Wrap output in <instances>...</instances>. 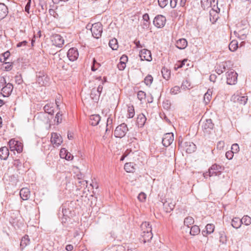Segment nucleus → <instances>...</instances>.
<instances>
[{
    "mask_svg": "<svg viewBox=\"0 0 251 251\" xmlns=\"http://www.w3.org/2000/svg\"><path fill=\"white\" fill-rule=\"evenodd\" d=\"M223 170V167L216 164H214L209 169L208 172L203 174L204 177H206L207 176H211L219 175Z\"/></svg>",
    "mask_w": 251,
    "mask_h": 251,
    "instance_id": "1",
    "label": "nucleus"
},
{
    "mask_svg": "<svg viewBox=\"0 0 251 251\" xmlns=\"http://www.w3.org/2000/svg\"><path fill=\"white\" fill-rule=\"evenodd\" d=\"M128 130L127 125L125 123H122L116 128L114 131L115 136L121 138L126 135Z\"/></svg>",
    "mask_w": 251,
    "mask_h": 251,
    "instance_id": "2",
    "label": "nucleus"
},
{
    "mask_svg": "<svg viewBox=\"0 0 251 251\" xmlns=\"http://www.w3.org/2000/svg\"><path fill=\"white\" fill-rule=\"evenodd\" d=\"M92 34L94 38H100L102 32V25L100 23H96L92 25L91 28Z\"/></svg>",
    "mask_w": 251,
    "mask_h": 251,
    "instance_id": "3",
    "label": "nucleus"
},
{
    "mask_svg": "<svg viewBox=\"0 0 251 251\" xmlns=\"http://www.w3.org/2000/svg\"><path fill=\"white\" fill-rule=\"evenodd\" d=\"M49 80V78L44 72L36 73V82L41 86L46 85Z\"/></svg>",
    "mask_w": 251,
    "mask_h": 251,
    "instance_id": "4",
    "label": "nucleus"
},
{
    "mask_svg": "<svg viewBox=\"0 0 251 251\" xmlns=\"http://www.w3.org/2000/svg\"><path fill=\"white\" fill-rule=\"evenodd\" d=\"M8 145L11 151H16L18 153L23 151V145L18 141L13 139H11L8 142Z\"/></svg>",
    "mask_w": 251,
    "mask_h": 251,
    "instance_id": "5",
    "label": "nucleus"
},
{
    "mask_svg": "<svg viewBox=\"0 0 251 251\" xmlns=\"http://www.w3.org/2000/svg\"><path fill=\"white\" fill-rule=\"evenodd\" d=\"M237 74L234 71H230L227 72L226 83L229 85L235 84L237 80Z\"/></svg>",
    "mask_w": 251,
    "mask_h": 251,
    "instance_id": "6",
    "label": "nucleus"
},
{
    "mask_svg": "<svg viewBox=\"0 0 251 251\" xmlns=\"http://www.w3.org/2000/svg\"><path fill=\"white\" fill-rule=\"evenodd\" d=\"M166 19L165 16L158 15L155 16L153 21V25L158 28L163 27L166 23Z\"/></svg>",
    "mask_w": 251,
    "mask_h": 251,
    "instance_id": "7",
    "label": "nucleus"
},
{
    "mask_svg": "<svg viewBox=\"0 0 251 251\" xmlns=\"http://www.w3.org/2000/svg\"><path fill=\"white\" fill-rule=\"evenodd\" d=\"M231 100L239 104L245 105L248 100L247 96H240L238 93L235 94L231 97Z\"/></svg>",
    "mask_w": 251,
    "mask_h": 251,
    "instance_id": "8",
    "label": "nucleus"
},
{
    "mask_svg": "<svg viewBox=\"0 0 251 251\" xmlns=\"http://www.w3.org/2000/svg\"><path fill=\"white\" fill-rule=\"evenodd\" d=\"M163 205L164 211L167 213H169L174 209L175 202L173 200L168 199L163 202Z\"/></svg>",
    "mask_w": 251,
    "mask_h": 251,
    "instance_id": "9",
    "label": "nucleus"
},
{
    "mask_svg": "<svg viewBox=\"0 0 251 251\" xmlns=\"http://www.w3.org/2000/svg\"><path fill=\"white\" fill-rule=\"evenodd\" d=\"M174 141V134L173 133H167L164 135L162 143L164 146H169Z\"/></svg>",
    "mask_w": 251,
    "mask_h": 251,
    "instance_id": "10",
    "label": "nucleus"
},
{
    "mask_svg": "<svg viewBox=\"0 0 251 251\" xmlns=\"http://www.w3.org/2000/svg\"><path fill=\"white\" fill-rule=\"evenodd\" d=\"M51 42L53 45L60 48L64 44V40L60 35L55 34L52 37Z\"/></svg>",
    "mask_w": 251,
    "mask_h": 251,
    "instance_id": "11",
    "label": "nucleus"
},
{
    "mask_svg": "<svg viewBox=\"0 0 251 251\" xmlns=\"http://www.w3.org/2000/svg\"><path fill=\"white\" fill-rule=\"evenodd\" d=\"M140 57L141 60L151 61L152 60L151 54L150 50L147 49H143L140 51Z\"/></svg>",
    "mask_w": 251,
    "mask_h": 251,
    "instance_id": "12",
    "label": "nucleus"
},
{
    "mask_svg": "<svg viewBox=\"0 0 251 251\" xmlns=\"http://www.w3.org/2000/svg\"><path fill=\"white\" fill-rule=\"evenodd\" d=\"M67 56L71 61L76 60L78 57V52L76 48H72L69 50L67 52Z\"/></svg>",
    "mask_w": 251,
    "mask_h": 251,
    "instance_id": "13",
    "label": "nucleus"
},
{
    "mask_svg": "<svg viewBox=\"0 0 251 251\" xmlns=\"http://www.w3.org/2000/svg\"><path fill=\"white\" fill-rule=\"evenodd\" d=\"M50 141L54 147H58L62 142L61 137L56 133H52Z\"/></svg>",
    "mask_w": 251,
    "mask_h": 251,
    "instance_id": "14",
    "label": "nucleus"
},
{
    "mask_svg": "<svg viewBox=\"0 0 251 251\" xmlns=\"http://www.w3.org/2000/svg\"><path fill=\"white\" fill-rule=\"evenodd\" d=\"M184 148L188 153L194 152L196 150V146L193 142L188 141L184 143Z\"/></svg>",
    "mask_w": 251,
    "mask_h": 251,
    "instance_id": "15",
    "label": "nucleus"
},
{
    "mask_svg": "<svg viewBox=\"0 0 251 251\" xmlns=\"http://www.w3.org/2000/svg\"><path fill=\"white\" fill-rule=\"evenodd\" d=\"M13 89V86L11 83H8L6 84L1 90L3 93V96L4 97L9 96L11 94Z\"/></svg>",
    "mask_w": 251,
    "mask_h": 251,
    "instance_id": "16",
    "label": "nucleus"
},
{
    "mask_svg": "<svg viewBox=\"0 0 251 251\" xmlns=\"http://www.w3.org/2000/svg\"><path fill=\"white\" fill-rule=\"evenodd\" d=\"M8 13L7 7L3 3H0V20L4 19Z\"/></svg>",
    "mask_w": 251,
    "mask_h": 251,
    "instance_id": "17",
    "label": "nucleus"
},
{
    "mask_svg": "<svg viewBox=\"0 0 251 251\" xmlns=\"http://www.w3.org/2000/svg\"><path fill=\"white\" fill-rule=\"evenodd\" d=\"M9 155V150L6 147H2L0 149V159L6 160Z\"/></svg>",
    "mask_w": 251,
    "mask_h": 251,
    "instance_id": "18",
    "label": "nucleus"
},
{
    "mask_svg": "<svg viewBox=\"0 0 251 251\" xmlns=\"http://www.w3.org/2000/svg\"><path fill=\"white\" fill-rule=\"evenodd\" d=\"M100 121V117L99 115H92L90 117V124L93 126H97Z\"/></svg>",
    "mask_w": 251,
    "mask_h": 251,
    "instance_id": "19",
    "label": "nucleus"
},
{
    "mask_svg": "<svg viewBox=\"0 0 251 251\" xmlns=\"http://www.w3.org/2000/svg\"><path fill=\"white\" fill-rule=\"evenodd\" d=\"M176 46L179 49H184L187 46V41L185 39H180L176 42Z\"/></svg>",
    "mask_w": 251,
    "mask_h": 251,
    "instance_id": "20",
    "label": "nucleus"
},
{
    "mask_svg": "<svg viewBox=\"0 0 251 251\" xmlns=\"http://www.w3.org/2000/svg\"><path fill=\"white\" fill-rule=\"evenodd\" d=\"M20 195L21 198L23 200H27L29 199L30 196V191L29 190L26 188H22L20 192Z\"/></svg>",
    "mask_w": 251,
    "mask_h": 251,
    "instance_id": "21",
    "label": "nucleus"
},
{
    "mask_svg": "<svg viewBox=\"0 0 251 251\" xmlns=\"http://www.w3.org/2000/svg\"><path fill=\"white\" fill-rule=\"evenodd\" d=\"M142 239H141V241H142L144 243L150 241L152 238L153 235L152 232H142L141 233Z\"/></svg>",
    "mask_w": 251,
    "mask_h": 251,
    "instance_id": "22",
    "label": "nucleus"
},
{
    "mask_svg": "<svg viewBox=\"0 0 251 251\" xmlns=\"http://www.w3.org/2000/svg\"><path fill=\"white\" fill-rule=\"evenodd\" d=\"M219 18L218 13L217 11L212 9L209 12V19L212 24H214Z\"/></svg>",
    "mask_w": 251,
    "mask_h": 251,
    "instance_id": "23",
    "label": "nucleus"
},
{
    "mask_svg": "<svg viewBox=\"0 0 251 251\" xmlns=\"http://www.w3.org/2000/svg\"><path fill=\"white\" fill-rule=\"evenodd\" d=\"M147 120L146 117L143 114H140L137 118V123L139 126H143Z\"/></svg>",
    "mask_w": 251,
    "mask_h": 251,
    "instance_id": "24",
    "label": "nucleus"
},
{
    "mask_svg": "<svg viewBox=\"0 0 251 251\" xmlns=\"http://www.w3.org/2000/svg\"><path fill=\"white\" fill-rule=\"evenodd\" d=\"M30 239L28 235H25L21 240L20 247L21 250H23L26 246L29 244Z\"/></svg>",
    "mask_w": 251,
    "mask_h": 251,
    "instance_id": "25",
    "label": "nucleus"
},
{
    "mask_svg": "<svg viewBox=\"0 0 251 251\" xmlns=\"http://www.w3.org/2000/svg\"><path fill=\"white\" fill-rule=\"evenodd\" d=\"M141 227L142 228V230H143L142 232H151L152 228L149 223L145 222L142 224L141 226Z\"/></svg>",
    "mask_w": 251,
    "mask_h": 251,
    "instance_id": "26",
    "label": "nucleus"
},
{
    "mask_svg": "<svg viewBox=\"0 0 251 251\" xmlns=\"http://www.w3.org/2000/svg\"><path fill=\"white\" fill-rule=\"evenodd\" d=\"M214 127V124L212 123V121L211 119H207L204 122L203 125L202 126V128L204 129H212Z\"/></svg>",
    "mask_w": 251,
    "mask_h": 251,
    "instance_id": "27",
    "label": "nucleus"
},
{
    "mask_svg": "<svg viewBox=\"0 0 251 251\" xmlns=\"http://www.w3.org/2000/svg\"><path fill=\"white\" fill-rule=\"evenodd\" d=\"M231 225L234 228H239L242 225L241 219L238 217L234 218L232 220Z\"/></svg>",
    "mask_w": 251,
    "mask_h": 251,
    "instance_id": "28",
    "label": "nucleus"
},
{
    "mask_svg": "<svg viewBox=\"0 0 251 251\" xmlns=\"http://www.w3.org/2000/svg\"><path fill=\"white\" fill-rule=\"evenodd\" d=\"M134 165V164L133 163H126L124 166V169L127 172H133L135 170Z\"/></svg>",
    "mask_w": 251,
    "mask_h": 251,
    "instance_id": "29",
    "label": "nucleus"
},
{
    "mask_svg": "<svg viewBox=\"0 0 251 251\" xmlns=\"http://www.w3.org/2000/svg\"><path fill=\"white\" fill-rule=\"evenodd\" d=\"M109 46L113 50H116L118 48L117 40L115 38L110 40L109 42Z\"/></svg>",
    "mask_w": 251,
    "mask_h": 251,
    "instance_id": "30",
    "label": "nucleus"
},
{
    "mask_svg": "<svg viewBox=\"0 0 251 251\" xmlns=\"http://www.w3.org/2000/svg\"><path fill=\"white\" fill-rule=\"evenodd\" d=\"M212 92L210 89H208L207 92L204 94L203 97V100L205 104H207L210 100L212 98Z\"/></svg>",
    "mask_w": 251,
    "mask_h": 251,
    "instance_id": "31",
    "label": "nucleus"
},
{
    "mask_svg": "<svg viewBox=\"0 0 251 251\" xmlns=\"http://www.w3.org/2000/svg\"><path fill=\"white\" fill-rule=\"evenodd\" d=\"M200 232V229L199 226L195 225L191 227L190 233L191 235L195 236L198 235Z\"/></svg>",
    "mask_w": 251,
    "mask_h": 251,
    "instance_id": "32",
    "label": "nucleus"
},
{
    "mask_svg": "<svg viewBox=\"0 0 251 251\" xmlns=\"http://www.w3.org/2000/svg\"><path fill=\"white\" fill-rule=\"evenodd\" d=\"M44 110L45 112L51 115H52L54 113L53 106H52L50 104H47L45 105L44 107Z\"/></svg>",
    "mask_w": 251,
    "mask_h": 251,
    "instance_id": "33",
    "label": "nucleus"
},
{
    "mask_svg": "<svg viewBox=\"0 0 251 251\" xmlns=\"http://www.w3.org/2000/svg\"><path fill=\"white\" fill-rule=\"evenodd\" d=\"M238 48V42L236 40L232 41L229 45V49L231 51H235Z\"/></svg>",
    "mask_w": 251,
    "mask_h": 251,
    "instance_id": "34",
    "label": "nucleus"
},
{
    "mask_svg": "<svg viewBox=\"0 0 251 251\" xmlns=\"http://www.w3.org/2000/svg\"><path fill=\"white\" fill-rule=\"evenodd\" d=\"M242 224H245L246 226H249L251 224V218L246 215L244 216L241 219Z\"/></svg>",
    "mask_w": 251,
    "mask_h": 251,
    "instance_id": "35",
    "label": "nucleus"
},
{
    "mask_svg": "<svg viewBox=\"0 0 251 251\" xmlns=\"http://www.w3.org/2000/svg\"><path fill=\"white\" fill-rule=\"evenodd\" d=\"M127 118H132L134 117L135 114L134 108L133 105L128 106L127 109Z\"/></svg>",
    "mask_w": 251,
    "mask_h": 251,
    "instance_id": "36",
    "label": "nucleus"
},
{
    "mask_svg": "<svg viewBox=\"0 0 251 251\" xmlns=\"http://www.w3.org/2000/svg\"><path fill=\"white\" fill-rule=\"evenodd\" d=\"M194 220L192 217H187L185 218L184 220V224L185 226L189 227V226L192 225L194 224Z\"/></svg>",
    "mask_w": 251,
    "mask_h": 251,
    "instance_id": "37",
    "label": "nucleus"
},
{
    "mask_svg": "<svg viewBox=\"0 0 251 251\" xmlns=\"http://www.w3.org/2000/svg\"><path fill=\"white\" fill-rule=\"evenodd\" d=\"M215 226L211 224H207L205 226V229L207 234H211L213 232L214 230Z\"/></svg>",
    "mask_w": 251,
    "mask_h": 251,
    "instance_id": "38",
    "label": "nucleus"
},
{
    "mask_svg": "<svg viewBox=\"0 0 251 251\" xmlns=\"http://www.w3.org/2000/svg\"><path fill=\"white\" fill-rule=\"evenodd\" d=\"M100 96V93H97V92H94V89L93 88L90 94V97L91 98L97 101L99 100V97Z\"/></svg>",
    "mask_w": 251,
    "mask_h": 251,
    "instance_id": "39",
    "label": "nucleus"
},
{
    "mask_svg": "<svg viewBox=\"0 0 251 251\" xmlns=\"http://www.w3.org/2000/svg\"><path fill=\"white\" fill-rule=\"evenodd\" d=\"M78 181L77 185V187H80V189L82 188L83 187H84L87 186V184H88L87 181L84 180H80V177H78Z\"/></svg>",
    "mask_w": 251,
    "mask_h": 251,
    "instance_id": "40",
    "label": "nucleus"
},
{
    "mask_svg": "<svg viewBox=\"0 0 251 251\" xmlns=\"http://www.w3.org/2000/svg\"><path fill=\"white\" fill-rule=\"evenodd\" d=\"M153 81V77L152 76L150 75H148L144 79V82L148 86H150L151 85Z\"/></svg>",
    "mask_w": 251,
    "mask_h": 251,
    "instance_id": "41",
    "label": "nucleus"
},
{
    "mask_svg": "<svg viewBox=\"0 0 251 251\" xmlns=\"http://www.w3.org/2000/svg\"><path fill=\"white\" fill-rule=\"evenodd\" d=\"M161 72L164 78L166 80L169 79L170 76V71L166 69H163Z\"/></svg>",
    "mask_w": 251,
    "mask_h": 251,
    "instance_id": "42",
    "label": "nucleus"
},
{
    "mask_svg": "<svg viewBox=\"0 0 251 251\" xmlns=\"http://www.w3.org/2000/svg\"><path fill=\"white\" fill-rule=\"evenodd\" d=\"M100 66L99 63L97 62L95 58L93 60V65L91 67V70L92 71H95Z\"/></svg>",
    "mask_w": 251,
    "mask_h": 251,
    "instance_id": "43",
    "label": "nucleus"
},
{
    "mask_svg": "<svg viewBox=\"0 0 251 251\" xmlns=\"http://www.w3.org/2000/svg\"><path fill=\"white\" fill-rule=\"evenodd\" d=\"M220 242L222 243L223 244H226L227 239H226V236L225 235L224 232H220Z\"/></svg>",
    "mask_w": 251,
    "mask_h": 251,
    "instance_id": "44",
    "label": "nucleus"
},
{
    "mask_svg": "<svg viewBox=\"0 0 251 251\" xmlns=\"http://www.w3.org/2000/svg\"><path fill=\"white\" fill-rule=\"evenodd\" d=\"M62 114L60 112H58L56 114L54 121L56 122L57 124H59L62 122Z\"/></svg>",
    "mask_w": 251,
    "mask_h": 251,
    "instance_id": "45",
    "label": "nucleus"
},
{
    "mask_svg": "<svg viewBox=\"0 0 251 251\" xmlns=\"http://www.w3.org/2000/svg\"><path fill=\"white\" fill-rule=\"evenodd\" d=\"M180 92V87L178 86H175L172 88L170 90V93L172 95H176Z\"/></svg>",
    "mask_w": 251,
    "mask_h": 251,
    "instance_id": "46",
    "label": "nucleus"
},
{
    "mask_svg": "<svg viewBox=\"0 0 251 251\" xmlns=\"http://www.w3.org/2000/svg\"><path fill=\"white\" fill-rule=\"evenodd\" d=\"M146 97V93L142 91H139L137 93V98L140 100H142Z\"/></svg>",
    "mask_w": 251,
    "mask_h": 251,
    "instance_id": "47",
    "label": "nucleus"
},
{
    "mask_svg": "<svg viewBox=\"0 0 251 251\" xmlns=\"http://www.w3.org/2000/svg\"><path fill=\"white\" fill-rule=\"evenodd\" d=\"M226 70V67L224 65L220 66L216 69V71L217 74L220 75L222 74Z\"/></svg>",
    "mask_w": 251,
    "mask_h": 251,
    "instance_id": "48",
    "label": "nucleus"
},
{
    "mask_svg": "<svg viewBox=\"0 0 251 251\" xmlns=\"http://www.w3.org/2000/svg\"><path fill=\"white\" fill-rule=\"evenodd\" d=\"M68 151L65 148H62L60 151V156L61 158H64L67 155Z\"/></svg>",
    "mask_w": 251,
    "mask_h": 251,
    "instance_id": "49",
    "label": "nucleus"
},
{
    "mask_svg": "<svg viewBox=\"0 0 251 251\" xmlns=\"http://www.w3.org/2000/svg\"><path fill=\"white\" fill-rule=\"evenodd\" d=\"M138 199L140 201H144L146 199V195L144 193L141 192L139 194Z\"/></svg>",
    "mask_w": 251,
    "mask_h": 251,
    "instance_id": "50",
    "label": "nucleus"
},
{
    "mask_svg": "<svg viewBox=\"0 0 251 251\" xmlns=\"http://www.w3.org/2000/svg\"><path fill=\"white\" fill-rule=\"evenodd\" d=\"M158 2L161 7L164 8L167 5L168 0H158Z\"/></svg>",
    "mask_w": 251,
    "mask_h": 251,
    "instance_id": "51",
    "label": "nucleus"
},
{
    "mask_svg": "<svg viewBox=\"0 0 251 251\" xmlns=\"http://www.w3.org/2000/svg\"><path fill=\"white\" fill-rule=\"evenodd\" d=\"M15 79L16 82L18 84H21L22 83L23 80L22 77V76L21 75H16L15 76Z\"/></svg>",
    "mask_w": 251,
    "mask_h": 251,
    "instance_id": "52",
    "label": "nucleus"
},
{
    "mask_svg": "<svg viewBox=\"0 0 251 251\" xmlns=\"http://www.w3.org/2000/svg\"><path fill=\"white\" fill-rule=\"evenodd\" d=\"M231 149V151H234V153H237L239 151V147L237 144H234L232 145Z\"/></svg>",
    "mask_w": 251,
    "mask_h": 251,
    "instance_id": "53",
    "label": "nucleus"
},
{
    "mask_svg": "<svg viewBox=\"0 0 251 251\" xmlns=\"http://www.w3.org/2000/svg\"><path fill=\"white\" fill-rule=\"evenodd\" d=\"M5 66L4 67L5 70L6 71H9L12 69V63L10 62H4Z\"/></svg>",
    "mask_w": 251,
    "mask_h": 251,
    "instance_id": "54",
    "label": "nucleus"
},
{
    "mask_svg": "<svg viewBox=\"0 0 251 251\" xmlns=\"http://www.w3.org/2000/svg\"><path fill=\"white\" fill-rule=\"evenodd\" d=\"M233 154L234 151H228L226 153V158H227L229 160H230L233 158Z\"/></svg>",
    "mask_w": 251,
    "mask_h": 251,
    "instance_id": "55",
    "label": "nucleus"
},
{
    "mask_svg": "<svg viewBox=\"0 0 251 251\" xmlns=\"http://www.w3.org/2000/svg\"><path fill=\"white\" fill-rule=\"evenodd\" d=\"M102 88H103V85H102V84H100L98 86L97 89H96L95 88H94V92H97L98 94L100 93V94L102 90Z\"/></svg>",
    "mask_w": 251,
    "mask_h": 251,
    "instance_id": "56",
    "label": "nucleus"
},
{
    "mask_svg": "<svg viewBox=\"0 0 251 251\" xmlns=\"http://www.w3.org/2000/svg\"><path fill=\"white\" fill-rule=\"evenodd\" d=\"M190 86V84L189 82L187 80H185L182 82L181 87H182L183 89L188 88Z\"/></svg>",
    "mask_w": 251,
    "mask_h": 251,
    "instance_id": "57",
    "label": "nucleus"
},
{
    "mask_svg": "<svg viewBox=\"0 0 251 251\" xmlns=\"http://www.w3.org/2000/svg\"><path fill=\"white\" fill-rule=\"evenodd\" d=\"M10 55V52L9 51H6L3 53H2V55L3 57V62L5 61L9 57Z\"/></svg>",
    "mask_w": 251,
    "mask_h": 251,
    "instance_id": "58",
    "label": "nucleus"
},
{
    "mask_svg": "<svg viewBox=\"0 0 251 251\" xmlns=\"http://www.w3.org/2000/svg\"><path fill=\"white\" fill-rule=\"evenodd\" d=\"M225 146V143L224 141H219L217 145V148L219 150H222L223 149Z\"/></svg>",
    "mask_w": 251,
    "mask_h": 251,
    "instance_id": "59",
    "label": "nucleus"
},
{
    "mask_svg": "<svg viewBox=\"0 0 251 251\" xmlns=\"http://www.w3.org/2000/svg\"><path fill=\"white\" fill-rule=\"evenodd\" d=\"M127 60H128L127 56L125 55H123L120 58V62L126 64V62L127 61Z\"/></svg>",
    "mask_w": 251,
    "mask_h": 251,
    "instance_id": "60",
    "label": "nucleus"
},
{
    "mask_svg": "<svg viewBox=\"0 0 251 251\" xmlns=\"http://www.w3.org/2000/svg\"><path fill=\"white\" fill-rule=\"evenodd\" d=\"M126 64L125 63H123L121 62H119V63L117 65V67L120 70H124L126 68Z\"/></svg>",
    "mask_w": 251,
    "mask_h": 251,
    "instance_id": "61",
    "label": "nucleus"
},
{
    "mask_svg": "<svg viewBox=\"0 0 251 251\" xmlns=\"http://www.w3.org/2000/svg\"><path fill=\"white\" fill-rule=\"evenodd\" d=\"M27 43V42L26 41H24L21 42H19L17 44V47L18 48L21 47L22 46H25Z\"/></svg>",
    "mask_w": 251,
    "mask_h": 251,
    "instance_id": "62",
    "label": "nucleus"
},
{
    "mask_svg": "<svg viewBox=\"0 0 251 251\" xmlns=\"http://www.w3.org/2000/svg\"><path fill=\"white\" fill-rule=\"evenodd\" d=\"M73 155L71 154L69 152H68L67 155H66V157H64V158L68 160H71L73 159Z\"/></svg>",
    "mask_w": 251,
    "mask_h": 251,
    "instance_id": "63",
    "label": "nucleus"
},
{
    "mask_svg": "<svg viewBox=\"0 0 251 251\" xmlns=\"http://www.w3.org/2000/svg\"><path fill=\"white\" fill-rule=\"evenodd\" d=\"M201 4L202 5L208 6L209 4H211V2H208V0H201Z\"/></svg>",
    "mask_w": 251,
    "mask_h": 251,
    "instance_id": "64",
    "label": "nucleus"
}]
</instances>
